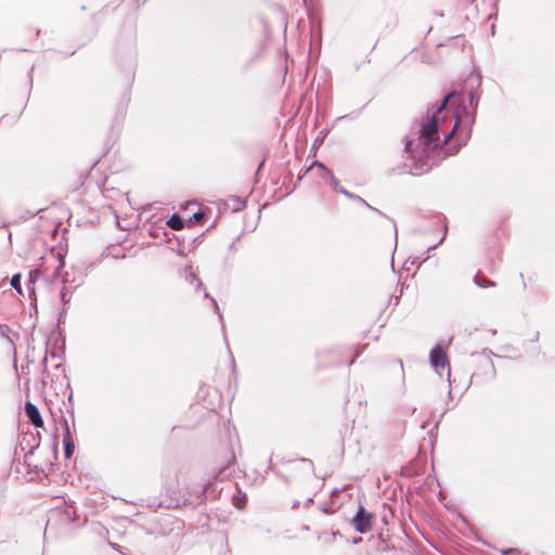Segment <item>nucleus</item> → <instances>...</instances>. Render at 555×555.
Here are the masks:
<instances>
[{
	"label": "nucleus",
	"instance_id": "obj_16",
	"mask_svg": "<svg viewBox=\"0 0 555 555\" xmlns=\"http://www.w3.org/2000/svg\"><path fill=\"white\" fill-rule=\"evenodd\" d=\"M202 218H203V214H201V212H196V214H194V216H193V219H194L195 221H199Z\"/></svg>",
	"mask_w": 555,
	"mask_h": 555
},
{
	"label": "nucleus",
	"instance_id": "obj_2",
	"mask_svg": "<svg viewBox=\"0 0 555 555\" xmlns=\"http://www.w3.org/2000/svg\"><path fill=\"white\" fill-rule=\"evenodd\" d=\"M429 361H430L431 366L435 367L437 373H439L440 375H442L441 371L447 369V375H448V378H450L451 373H450L449 360H448L447 353L444 352V350L442 349L441 346H436L431 349L430 354H429Z\"/></svg>",
	"mask_w": 555,
	"mask_h": 555
},
{
	"label": "nucleus",
	"instance_id": "obj_3",
	"mask_svg": "<svg viewBox=\"0 0 555 555\" xmlns=\"http://www.w3.org/2000/svg\"><path fill=\"white\" fill-rule=\"evenodd\" d=\"M372 514L366 512L363 506H359L351 524L358 532L366 533L372 529Z\"/></svg>",
	"mask_w": 555,
	"mask_h": 555
},
{
	"label": "nucleus",
	"instance_id": "obj_11",
	"mask_svg": "<svg viewBox=\"0 0 555 555\" xmlns=\"http://www.w3.org/2000/svg\"><path fill=\"white\" fill-rule=\"evenodd\" d=\"M186 280L190 283H197L198 286L202 285V282L197 279L196 274L192 271H190L189 274L186 275Z\"/></svg>",
	"mask_w": 555,
	"mask_h": 555
},
{
	"label": "nucleus",
	"instance_id": "obj_19",
	"mask_svg": "<svg viewBox=\"0 0 555 555\" xmlns=\"http://www.w3.org/2000/svg\"><path fill=\"white\" fill-rule=\"evenodd\" d=\"M63 283L64 284L67 283V278L66 276L63 278Z\"/></svg>",
	"mask_w": 555,
	"mask_h": 555
},
{
	"label": "nucleus",
	"instance_id": "obj_13",
	"mask_svg": "<svg viewBox=\"0 0 555 555\" xmlns=\"http://www.w3.org/2000/svg\"><path fill=\"white\" fill-rule=\"evenodd\" d=\"M234 504H235V506L237 508H243L245 506V500L244 499H242V500L237 499V500L234 501Z\"/></svg>",
	"mask_w": 555,
	"mask_h": 555
},
{
	"label": "nucleus",
	"instance_id": "obj_5",
	"mask_svg": "<svg viewBox=\"0 0 555 555\" xmlns=\"http://www.w3.org/2000/svg\"><path fill=\"white\" fill-rule=\"evenodd\" d=\"M25 412H26V415L29 418V421L36 427H41L43 425V421H42V418L40 416L39 410H38V408L35 404H33L30 402H27L25 404Z\"/></svg>",
	"mask_w": 555,
	"mask_h": 555
},
{
	"label": "nucleus",
	"instance_id": "obj_8",
	"mask_svg": "<svg viewBox=\"0 0 555 555\" xmlns=\"http://www.w3.org/2000/svg\"><path fill=\"white\" fill-rule=\"evenodd\" d=\"M339 192H340L341 194H344L346 197H348L349 199H352V201H356V202L362 203L363 205H365V206L370 207V205H369V204H367L363 198H361L360 196L354 195V194H352V193L348 192L346 189H344V188H339Z\"/></svg>",
	"mask_w": 555,
	"mask_h": 555
},
{
	"label": "nucleus",
	"instance_id": "obj_10",
	"mask_svg": "<svg viewBox=\"0 0 555 555\" xmlns=\"http://www.w3.org/2000/svg\"><path fill=\"white\" fill-rule=\"evenodd\" d=\"M40 273H41L40 269L31 270L29 272V276H28V284H35L36 280L40 275Z\"/></svg>",
	"mask_w": 555,
	"mask_h": 555
},
{
	"label": "nucleus",
	"instance_id": "obj_4",
	"mask_svg": "<svg viewBox=\"0 0 555 555\" xmlns=\"http://www.w3.org/2000/svg\"><path fill=\"white\" fill-rule=\"evenodd\" d=\"M63 423H64V438H63L64 453H65V456L67 459H69L74 453L75 444H74V440L69 433V426H68L67 420L64 418Z\"/></svg>",
	"mask_w": 555,
	"mask_h": 555
},
{
	"label": "nucleus",
	"instance_id": "obj_15",
	"mask_svg": "<svg viewBox=\"0 0 555 555\" xmlns=\"http://www.w3.org/2000/svg\"><path fill=\"white\" fill-rule=\"evenodd\" d=\"M59 257V267L57 270H60L64 266V258L61 254L57 255Z\"/></svg>",
	"mask_w": 555,
	"mask_h": 555
},
{
	"label": "nucleus",
	"instance_id": "obj_9",
	"mask_svg": "<svg viewBox=\"0 0 555 555\" xmlns=\"http://www.w3.org/2000/svg\"><path fill=\"white\" fill-rule=\"evenodd\" d=\"M10 284L20 295H22L21 274L20 273H16L12 276Z\"/></svg>",
	"mask_w": 555,
	"mask_h": 555
},
{
	"label": "nucleus",
	"instance_id": "obj_18",
	"mask_svg": "<svg viewBox=\"0 0 555 555\" xmlns=\"http://www.w3.org/2000/svg\"><path fill=\"white\" fill-rule=\"evenodd\" d=\"M493 285H494L493 282H486V284H479V286H481V287L493 286Z\"/></svg>",
	"mask_w": 555,
	"mask_h": 555
},
{
	"label": "nucleus",
	"instance_id": "obj_17",
	"mask_svg": "<svg viewBox=\"0 0 555 555\" xmlns=\"http://www.w3.org/2000/svg\"><path fill=\"white\" fill-rule=\"evenodd\" d=\"M443 238H444V236H442V237L440 238V241H439L437 244H434L433 246H430V247L428 248V251H429L430 249H435V248L437 247V245H438V244H440V243L443 241Z\"/></svg>",
	"mask_w": 555,
	"mask_h": 555
},
{
	"label": "nucleus",
	"instance_id": "obj_6",
	"mask_svg": "<svg viewBox=\"0 0 555 555\" xmlns=\"http://www.w3.org/2000/svg\"><path fill=\"white\" fill-rule=\"evenodd\" d=\"M313 167H318V168H319V169H321L324 173H326V175L330 177V180H331V183H332L333 188L339 192V188H341V186H340V184H339V181H338V180L333 176V173H332V172H330V171L325 168V166H323V165H322V164H320V163H315V164L313 165Z\"/></svg>",
	"mask_w": 555,
	"mask_h": 555
},
{
	"label": "nucleus",
	"instance_id": "obj_1",
	"mask_svg": "<svg viewBox=\"0 0 555 555\" xmlns=\"http://www.w3.org/2000/svg\"><path fill=\"white\" fill-rule=\"evenodd\" d=\"M475 95L451 93L433 111H428L423 120L408 135L405 152L413 175L427 172L435 163V153L447 145L449 153H456L465 145L475 121Z\"/></svg>",
	"mask_w": 555,
	"mask_h": 555
},
{
	"label": "nucleus",
	"instance_id": "obj_7",
	"mask_svg": "<svg viewBox=\"0 0 555 555\" xmlns=\"http://www.w3.org/2000/svg\"><path fill=\"white\" fill-rule=\"evenodd\" d=\"M167 224L170 229L175 230V231H179L183 228V221L182 219L177 216V215H172L169 220L167 221Z\"/></svg>",
	"mask_w": 555,
	"mask_h": 555
},
{
	"label": "nucleus",
	"instance_id": "obj_14",
	"mask_svg": "<svg viewBox=\"0 0 555 555\" xmlns=\"http://www.w3.org/2000/svg\"><path fill=\"white\" fill-rule=\"evenodd\" d=\"M211 301H212V304H214V309H215L216 313H218V314H219V318H220V319H222V315H221V314H220V312H219V307H218L217 301H216L215 299H211Z\"/></svg>",
	"mask_w": 555,
	"mask_h": 555
},
{
	"label": "nucleus",
	"instance_id": "obj_12",
	"mask_svg": "<svg viewBox=\"0 0 555 555\" xmlns=\"http://www.w3.org/2000/svg\"><path fill=\"white\" fill-rule=\"evenodd\" d=\"M60 296H61V300L63 301L64 305L68 302V299L66 298L67 289L65 286L62 288Z\"/></svg>",
	"mask_w": 555,
	"mask_h": 555
}]
</instances>
